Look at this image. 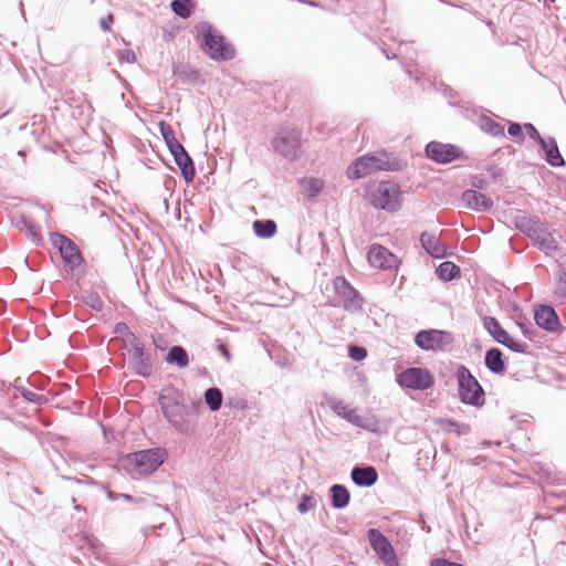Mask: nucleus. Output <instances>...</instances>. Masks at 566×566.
I'll list each match as a JSON object with an SVG mask.
<instances>
[{
  "instance_id": "f257e3e1",
  "label": "nucleus",
  "mask_w": 566,
  "mask_h": 566,
  "mask_svg": "<svg viewBox=\"0 0 566 566\" xmlns=\"http://www.w3.org/2000/svg\"><path fill=\"white\" fill-rule=\"evenodd\" d=\"M158 403L165 419L181 434H191L197 428V421L191 418L201 407V400L186 405L184 395L172 386L161 389Z\"/></svg>"
},
{
  "instance_id": "f03ea898",
  "label": "nucleus",
  "mask_w": 566,
  "mask_h": 566,
  "mask_svg": "<svg viewBox=\"0 0 566 566\" xmlns=\"http://www.w3.org/2000/svg\"><path fill=\"white\" fill-rule=\"evenodd\" d=\"M514 227L524 233L535 248L552 253L558 250L556 231L538 217L530 216L524 211H517L513 217Z\"/></svg>"
},
{
  "instance_id": "7ed1b4c3",
  "label": "nucleus",
  "mask_w": 566,
  "mask_h": 566,
  "mask_svg": "<svg viewBox=\"0 0 566 566\" xmlns=\"http://www.w3.org/2000/svg\"><path fill=\"white\" fill-rule=\"evenodd\" d=\"M399 169V161L396 157L377 151L357 158L348 168L349 179H360L377 171H394Z\"/></svg>"
},
{
  "instance_id": "20e7f679",
  "label": "nucleus",
  "mask_w": 566,
  "mask_h": 566,
  "mask_svg": "<svg viewBox=\"0 0 566 566\" xmlns=\"http://www.w3.org/2000/svg\"><path fill=\"white\" fill-rule=\"evenodd\" d=\"M201 35L202 50L213 60L227 61L235 55L234 48L209 22H201L196 27Z\"/></svg>"
},
{
  "instance_id": "39448f33",
  "label": "nucleus",
  "mask_w": 566,
  "mask_h": 566,
  "mask_svg": "<svg viewBox=\"0 0 566 566\" xmlns=\"http://www.w3.org/2000/svg\"><path fill=\"white\" fill-rule=\"evenodd\" d=\"M458 394L460 400L470 406L481 407L484 403V390L471 371L463 365L457 370Z\"/></svg>"
},
{
  "instance_id": "423d86ee",
  "label": "nucleus",
  "mask_w": 566,
  "mask_h": 566,
  "mask_svg": "<svg viewBox=\"0 0 566 566\" xmlns=\"http://www.w3.org/2000/svg\"><path fill=\"white\" fill-rule=\"evenodd\" d=\"M369 198L375 208L390 212L398 210L401 206L399 186L390 181L379 182L370 190Z\"/></svg>"
},
{
  "instance_id": "0eeeda50",
  "label": "nucleus",
  "mask_w": 566,
  "mask_h": 566,
  "mask_svg": "<svg viewBox=\"0 0 566 566\" xmlns=\"http://www.w3.org/2000/svg\"><path fill=\"white\" fill-rule=\"evenodd\" d=\"M128 354V368L136 375L148 377L151 374L150 355L145 350L144 344L136 337V335L128 336V345L125 346Z\"/></svg>"
},
{
  "instance_id": "6e6552de",
  "label": "nucleus",
  "mask_w": 566,
  "mask_h": 566,
  "mask_svg": "<svg viewBox=\"0 0 566 566\" xmlns=\"http://www.w3.org/2000/svg\"><path fill=\"white\" fill-rule=\"evenodd\" d=\"M165 454L163 449H147L129 454L127 460L136 473L148 475L164 463Z\"/></svg>"
},
{
  "instance_id": "1a4fd4ad",
  "label": "nucleus",
  "mask_w": 566,
  "mask_h": 566,
  "mask_svg": "<svg viewBox=\"0 0 566 566\" xmlns=\"http://www.w3.org/2000/svg\"><path fill=\"white\" fill-rule=\"evenodd\" d=\"M401 388L412 390H427L434 384L431 373L421 367H410L397 375L396 378Z\"/></svg>"
},
{
  "instance_id": "9d476101",
  "label": "nucleus",
  "mask_w": 566,
  "mask_h": 566,
  "mask_svg": "<svg viewBox=\"0 0 566 566\" xmlns=\"http://www.w3.org/2000/svg\"><path fill=\"white\" fill-rule=\"evenodd\" d=\"M453 340L454 337L450 332L440 329L420 331L415 337L416 345L427 352L444 350Z\"/></svg>"
},
{
  "instance_id": "9b49d317",
  "label": "nucleus",
  "mask_w": 566,
  "mask_h": 566,
  "mask_svg": "<svg viewBox=\"0 0 566 566\" xmlns=\"http://www.w3.org/2000/svg\"><path fill=\"white\" fill-rule=\"evenodd\" d=\"M333 287L338 303L348 312H357L361 308L363 297L359 292L344 276L333 280Z\"/></svg>"
},
{
  "instance_id": "f8f14e48",
  "label": "nucleus",
  "mask_w": 566,
  "mask_h": 566,
  "mask_svg": "<svg viewBox=\"0 0 566 566\" xmlns=\"http://www.w3.org/2000/svg\"><path fill=\"white\" fill-rule=\"evenodd\" d=\"M328 406L334 411V413L345 419L353 426L368 430L370 432L378 431V423L376 420L365 419L364 417L359 416L355 409L346 405L343 400L331 398L328 400Z\"/></svg>"
},
{
  "instance_id": "ddd939ff",
  "label": "nucleus",
  "mask_w": 566,
  "mask_h": 566,
  "mask_svg": "<svg viewBox=\"0 0 566 566\" xmlns=\"http://www.w3.org/2000/svg\"><path fill=\"white\" fill-rule=\"evenodd\" d=\"M368 541L377 556L386 566H399L392 545L380 531L370 528L368 531Z\"/></svg>"
},
{
  "instance_id": "4468645a",
  "label": "nucleus",
  "mask_w": 566,
  "mask_h": 566,
  "mask_svg": "<svg viewBox=\"0 0 566 566\" xmlns=\"http://www.w3.org/2000/svg\"><path fill=\"white\" fill-rule=\"evenodd\" d=\"M274 149L282 156L294 159L300 147V135L294 129H282L273 139Z\"/></svg>"
},
{
  "instance_id": "2eb2a0df",
  "label": "nucleus",
  "mask_w": 566,
  "mask_h": 566,
  "mask_svg": "<svg viewBox=\"0 0 566 566\" xmlns=\"http://www.w3.org/2000/svg\"><path fill=\"white\" fill-rule=\"evenodd\" d=\"M459 155L460 150L451 144L433 140L426 146V156L438 164H449L455 160Z\"/></svg>"
},
{
  "instance_id": "dca6fc26",
  "label": "nucleus",
  "mask_w": 566,
  "mask_h": 566,
  "mask_svg": "<svg viewBox=\"0 0 566 566\" xmlns=\"http://www.w3.org/2000/svg\"><path fill=\"white\" fill-rule=\"evenodd\" d=\"M167 147L186 181H191L195 177V166L184 146L176 139L168 144Z\"/></svg>"
},
{
  "instance_id": "f3484780",
  "label": "nucleus",
  "mask_w": 566,
  "mask_h": 566,
  "mask_svg": "<svg viewBox=\"0 0 566 566\" xmlns=\"http://www.w3.org/2000/svg\"><path fill=\"white\" fill-rule=\"evenodd\" d=\"M52 241L59 248L60 254L66 264L71 268L80 265L82 256L73 241L61 234H54Z\"/></svg>"
},
{
  "instance_id": "a211bd4d",
  "label": "nucleus",
  "mask_w": 566,
  "mask_h": 566,
  "mask_svg": "<svg viewBox=\"0 0 566 566\" xmlns=\"http://www.w3.org/2000/svg\"><path fill=\"white\" fill-rule=\"evenodd\" d=\"M367 256L369 264L378 269H391L397 262L396 256L388 249L377 244L370 247Z\"/></svg>"
},
{
  "instance_id": "6ab92c4d",
  "label": "nucleus",
  "mask_w": 566,
  "mask_h": 566,
  "mask_svg": "<svg viewBox=\"0 0 566 566\" xmlns=\"http://www.w3.org/2000/svg\"><path fill=\"white\" fill-rule=\"evenodd\" d=\"M462 202L468 209L475 212H486L493 207L491 198L473 189H468L462 193Z\"/></svg>"
},
{
  "instance_id": "aec40b11",
  "label": "nucleus",
  "mask_w": 566,
  "mask_h": 566,
  "mask_svg": "<svg viewBox=\"0 0 566 566\" xmlns=\"http://www.w3.org/2000/svg\"><path fill=\"white\" fill-rule=\"evenodd\" d=\"M534 319L538 327L554 332L559 325L558 316L553 307L541 305L534 313Z\"/></svg>"
},
{
  "instance_id": "412c9836",
  "label": "nucleus",
  "mask_w": 566,
  "mask_h": 566,
  "mask_svg": "<svg viewBox=\"0 0 566 566\" xmlns=\"http://www.w3.org/2000/svg\"><path fill=\"white\" fill-rule=\"evenodd\" d=\"M350 476L356 485L369 488L377 482L378 473L374 467H355Z\"/></svg>"
},
{
  "instance_id": "4be33fe9",
  "label": "nucleus",
  "mask_w": 566,
  "mask_h": 566,
  "mask_svg": "<svg viewBox=\"0 0 566 566\" xmlns=\"http://www.w3.org/2000/svg\"><path fill=\"white\" fill-rule=\"evenodd\" d=\"M546 155V161L553 167H562L565 160L562 157L557 142L554 137H545L539 144Z\"/></svg>"
},
{
  "instance_id": "5701e85b",
  "label": "nucleus",
  "mask_w": 566,
  "mask_h": 566,
  "mask_svg": "<svg viewBox=\"0 0 566 566\" xmlns=\"http://www.w3.org/2000/svg\"><path fill=\"white\" fill-rule=\"evenodd\" d=\"M421 244L423 249L433 258H443L446 255V247L442 245L436 234L422 232Z\"/></svg>"
},
{
  "instance_id": "b1692460",
  "label": "nucleus",
  "mask_w": 566,
  "mask_h": 566,
  "mask_svg": "<svg viewBox=\"0 0 566 566\" xmlns=\"http://www.w3.org/2000/svg\"><path fill=\"white\" fill-rule=\"evenodd\" d=\"M331 493V504L336 510H342L346 507L350 500L349 491L342 484H334L329 489Z\"/></svg>"
},
{
  "instance_id": "393cba45",
  "label": "nucleus",
  "mask_w": 566,
  "mask_h": 566,
  "mask_svg": "<svg viewBox=\"0 0 566 566\" xmlns=\"http://www.w3.org/2000/svg\"><path fill=\"white\" fill-rule=\"evenodd\" d=\"M300 185L304 196L308 199H313L323 190L324 180L315 177H305L300 180Z\"/></svg>"
},
{
  "instance_id": "a878e982",
  "label": "nucleus",
  "mask_w": 566,
  "mask_h": 566,
  "mask_svg": "<svg viewBox=\"0 0 566 566\" xmlns=\"http://www.w3.org/2000/svg\"><path fill=\"white\" fill-rule=\"evenodd\" d=\"M483 327L499 344L505 343L509 333L500 325L494 317L486 316L483 318Z\"/></svg>"
},
{
  "instance_id": "bb28decb",
  "label": "nucleus",
  "mask_w": 566,
  "mask_h": 566,
  "mask_svg": "<svg viewBox=\"0 0 566 566\" xmlns=\"http://www.w3.org/2000/svg\"><path fill=\"white\" fill-rule=\"evenodd\" d=\"M485 366L493 374H502L505 370L502 352L499 348H491L485 353Z\"/></svg>"
},
{
  "instance_id": "cd10ccee",
  "label": "nucleus",
  "mask_w": 566,
  "mask_h": 566,
  "mask_svg": "<svg viewBox=\"0 0 566 566\" xmlns=\"http://www.w3.org/2000/svg\"><path fill=\"white\" fill-rule=\"evenodd\" d=\"M277 227L273 220H255L253 222V231L256 237L270 239L276 233Z\"/></svg>"
},
{
  "instance_id": "c85d7f7f",
  "label": "nucleus",
  "mask_w": 566,
  "mask_h": 566,
  "mask_svg": "<svg viewBox=\"0 0 566 566\" xmlns=\"http://www.w3.org/2000/svg\"><path fill=\"white\" fill-rule=\"evenodd\" d=\"M168 364H175L179 368H185L189 365V356L186 349L181 346H172L166 357Z\"/></svg>"
},
{
  "instance_id": "c756f323",
  "label": "nucleus",
  "mask_w": 566,
  "mask_h": 566,
  "mask_svg": "<svg viewBox=\"0 0 566 566\" xmlns=\"http://www.w3.org/2000/svg\"><path fill=\"white\" fill-rule=\"evenodd\" d=\"M460 273V268L451 261L442 262L437 269L438 276L444 282H449L459 277Z\"/></svg>"
},
{
  "instance_id": "7c9ffc66",
  "label": "nucleus",
  "mask_w": 566,
  "mask_h": 566,
  "mask_svg": "<svg viewBox=\"0 0 566 566\" xmlns=\"http://www.w3.org/2000/svg\"><path fill=\"white\" fill-rule=\"evenodd\" d=\"M205 402L211 411H218L222 405V392L217 387H211L205 392Z\"/></svg>"
},
{
  "instance_id": "2f4dec72",
  "label": "nucleus",
  "mask_w": 566,
  "mask_h": 566,
  "mask_svg": "<svg viewBox=\"0 0 566 566\" xmlns=\"http://www.w3.org/2000/svg\"><path fill=\"white\" fill-rule=\"evenodd\" d=\"M481 128L485 133L494 136V137H504V127L500 124L493 120L490 117H482L481 118Z\"/></svg>"
},
{
  "instance_id": "473e14b6",
  "label": "nucleus",
  "mask_w": 566,
  "mask_h": 566,
  "mask_svg": "<svg viewBox=\"0 0 566 566\" xmlns=\"http://www.w3.org/2000/svg\"><path fill=\"white\" fill-rule=\"evenodd\" d=\"M191 0H174L171 2V10L175 14L182 19H187L191 14Z\"/></svg>"
},
{
  "instance_id": "72a5a7b5",
  "label": "nucleus",
  "mask_w": 566,
  "mask_h": 566,
  "mask_svg": "<svg viewBox=\"0 0 566 566\" xmlns=\"http://www.w3.org/2000/svg\"><path fill=\"white\" fill-rule=\"evenodd\" d=\"M554 297L560 303H566V273L563 271L557 275Z\"/></svg>"
},
{
  "instance_id": "f704fd0d",
  "label": "nucleus",
  "mask_w": 566,
  "mask_h": 566,
  "mask_svg": "<svg viewBox=\"0 0 566 566\" xmlns=\"http://www.w3.org/2000/svg\"><path fill=\"white\" fill-rule=\"evenodd\" d=\"M17 389L19 390V392L21 394L23 399L29 402H33L35 405H43V403L48 402V398L43 395H39V394L31 391L29 389H25L23 387H18Z\"/></svg>"
},
{
  "instance_id": "c9c22d12",
  "label": "nucleus",
  "mask_w": 566,
  "mask_h": 566,
  "mask_svg": "<svg viewBox=\"0 0 566 566\" xmlns=\"http://www.w3.org/2000/svg\"><path fill=\"white\" fill-rule=\"evenodd\" d=\"M158 126H159V132L163 136V139H164L166 146H168V144H170L171 142L177 139L175 137L174 129L171 128V126L169 124H167L165 122H160Z\"/></svg>"
},
{
  "instance_id": "e433bc0d",
  "label": "nucleus",
  "mask_w": 566,
  "mask_h": 566,
  "mask_svg": "<svg viewBox=\"0 0 566 566\" xmlns=\"http://www.w3.org/2000/svg\"><path fill=\"white\" fill-rule=\"evenodd\" d=\"M84 303L95 311H101L103 308V301H102L101 296L95 292L88 293L84 297Z\"/></svg>"
},
{
  "instance_id": "4c0bfd02",
  "label": "nucleus",
  "mask_w": 566,
  "mask_h": 566,
  "mask_svg": "<svg viewBox=\"0 0 566 566\" xmlns=\"http://www.w3.org/2000/svg\"><path fill=\"white\" fill-rule=\"evenodd\" d=\"M501 345L507 347L514 353H526L527 350L526 343L516 342L510 335L506 337L505 343H502Z\"/></svg>"
},
{
  "instance_id": "58836bf2",
  "label": "nucleus",
  "mask_w": 566,
  "mask_h": 566,
  "mask_svg": "<svg viewBox=\"0 0 566 566\" xmlns=\"http://www.w3.org/2000/svg\"><path fill=\"white\" fill-rule=\"evenodd\" d=\"M23 224H24V228L28 231L30 240L33 243L39 244L41 242V240H42V235H41L39 229L31 221L24 220Z\"/></svg>"
},
{
  "instance_id": "ea45409f",
  "label": "nucleus",
  "mask_w": 566,
  "mask_h": 566,
  "mask_svg": "<svg viewBox=\"0 0 566 566\" xmlns=\"http://www.w3.org/2000/svg\"><path fill=\"white\" fill-rule=\"evenodd\" d=\"M313 507H314L313 497L307 495V494H303L302 497H301V502L297 505L298 512L301 514H305L310 510H312Z\"/></svg>"
},
{
  "instance_id": "a19ab883",
  "label": "nucleus",
  "mask_w": 566,
  "mask_h": 566,
  "mask_svg": "<svg viewBox=\"0 0 566 566\" xmlns=\"http://www.w3.org/2000/svg\"><path fill=\"white\" fill-rule=\"evenodd\" d=\"M115 333L124 336L125 346L128 345V336L135 335L129 331L128 326L125 323H117L115 326Z\"/></svg>"
},
{
  "instance_id": "79ce46f5",
  "label": "nucleus",
  "mask_w": 566,
  "mask_h": 566,
  "mask_svg": "<svg viewBox=\"0 0 566 566\" xmlns=\"http://www.w3.org/2000/svg\"><path fill=\"white\" fill-rule=\"evenodd\" d=\"M349 356L354 360H361V359H364L367 356V352H366V349L364 347L352 346L349 348Z\"/></svg>"
},
{
  "instance_id": "37998d69",
  "label": "nucleus",
  "mask_w": 566,
  "mask_h": 566,
  "mask_svg": "<svg viewBox=\"0 0 566 566\" xmlns=\"http://www.w3.org/2000/svg\"><path fill=\"white\" fill-rule=\"evenodd\" d=\"M524 128L525 130L528 133L530 137L532 139H534L535 142H537L538 144L542 143V140L545 138V137H542L538 133V130L536 129V127L531 124V123H527L524 125Z\"/></svg>"
},
{
  "instance_id": "c03bdc74",
  "label": "nucleus",
  "mask_w": 566,
  "mask_h": 566,
  "mask_svg": "<svg viewBox=\"0 0 566 566\" xmlns=\"http://www.w3.org/2000/svg\"><path fill=\"white\" fill-rule=\"evenodd\" d=\"M507 133L515 138L523 139L522 127L517 123H511L509 125Z\"/></svg>"
},
{
  "instance_id": "a18cd8bd",
  "label": "nucleus",
  "mask_w": 566,
  "mask_h": 566,
  "mask_svg": "<svg viewBox=\"0 0 566 566\" xmlns=\"http://www.w3.org/2000/svg\"><path fill=\"white\" fill-rule=\"evenodd\" d=\"M113 22H114V18L112 14H109L108 17L101 18L99 25H101L102 30L106 32V31L111 30V25Z\"/></svg>"
},
{
  "instance_id": "49530a36",
  "label": "nucleus",
  "mask_w": 566,
  "mask_h": 566,
  "mask_svg": "<svg viewBox=\"0 0 566 566\" xmlns=\"http://www.w3.org/2000/svg\"><path fill=\"white\" fill-rule=\"evenodd\" d=\"M120 60L127 63H134L136 60V55L132 50H124L120 53Z\"/></svg>"
},
{
  "instance_id": "de8ad7c7",
  "label": "nucleus",
  "mask_w": 566,
  "mask_h": 566,
  "mask_svg": "<svg viewBox=\"0 0 566 566\" xmlns=\"http://www.w3.org/2000/svg\"><path fill=\"white\" fill-rule=\"evenodd\" d=\"M122 496H123L126 501H130V500H132V496H130V495H128V494H123Z\"/></svg>"
},
{
  "instance_id": "09e8293b",
  "label": "nucleus",
  "mask_w": 566,
  "mask_h": 566,
  "mask_svg": "<svg viewBox=\"0 0 566 566\" xmlns=\"http://www.w3.org/2000/svg\"><path fill=\"white\" fill-rule=\"evenodd\" d=\"M74 509H75L76 511H81V510H83V507H82L81 505H74Z\"/></svg>"
}]
</instances>
